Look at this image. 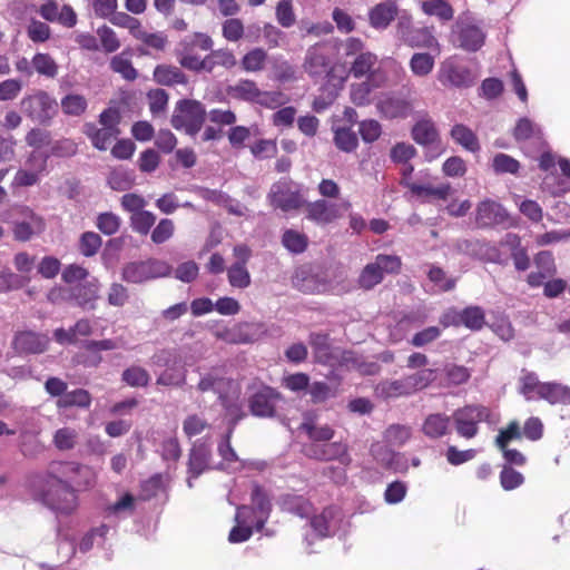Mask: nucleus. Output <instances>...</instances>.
Segmentation results:
<instances>
[{
    "label": "nucleus",
    "instance_id": "obj_1",
    "mask_svg": "<svg viewBox=\"0 0 570 570\" xmlns=\"http://www.w3.org/2000/svg\"><path fill=\"white\" fill-rule=\"evenodd\" d=\"M76 462L55 461L48 466L45 482L48 490L43 493L45 503L60 513H71L77 505V495L71 487Z\"/></svg>",
    "mask_w": 570,
    "mask_h": 570
},
{
    "label": "nucleus",
    "instance_id": "obj_2",
    "mask_svg": "<svg viewBox=\"0 0 570 570\" xmlns=\"http://www.w3.org/2000/svg\"><path fill=\"white\" fill-rule=\"evenodd\" d=\"M213 45V39L206 33L196 32L193 36L185 37L175 49L179 65L190 71L210 72L209 60H207V57L200 58L197 56L195 49L199 48L203 51H208L212 50Z\"/></svg>",
    "mask_w": 570,
    "mask_h": 570
},
{
    "label": "nucleus",
    "instance_id": "obj_3",
    "mask_svg": "<svg viewBox=\"0 0 570 570\" xmlns=\"http://www.w3.org/2000/svg\"><path fill=\"white\" fill-rule=\"evenodd\" d=\"M206 119V110L202 102L193 99H183L176 104L171 116V126L184 130L194 137L199 132Z\"/></svg>",
    "mask_w": 570,
    "mask_h": 570
},
{
    "label": "nucleus",
    "instance_id": "obj_4",
    "mask_svg": "<svg viewBox=\"0 0 570 570\" xmlns=\"http://www.w3.org/2000/svg\"><path fill=\"white\" fill-rule=\"evenodd\" d=\"M484 40L485 32L473 18L470 16L458 18L451 32V42L454 47L475 52L484 45Z\"/></svg>",
    "mask_w": 570,
    "mask_h": 570
},
{
    "label": "nucleus",
    "instance_id": "obj_5",
    "mask_svg": "<svg viewBox=\"0 0 570 570\" xmlns=\"http://www.w3.org/2000/svg\"><path fill=\"white\" fill-rule=\"evenodd\" d=\"M250 389L253 392L248 397V409L252 415L262 419L275 417L278 404L284 402L282 393L263 383H254Z\"/></svg>",
    "mask_w": 570,
    "mask_h": 570
},
{
    "label": "nucleus",
    "instance_id": "obj_6",
    "mask_svg": "<svg viewBox=\"0 0 570 570\" xmlns=\"http://www.w3.org/2000/svg\"><path fill=\"white\" fill-rule=\"evenodd\" d=\"M170 272L171 267L166 262L149 258L127 263L121 269V279L129 284H142L155 278L166 277Z\"/></svg>",
    "mask_w": 570,
    "mask_h": 570
},
{
    "label": "nucleus",
    "instance_id": "obj_7",
    "mask_svg": "<svg viewBox=\"0 0 570 570\" xmlns=\"http://www.w3.org/2000/svg\"><path fill=\"white\" fill-rule=\"evenodd\" d=\"M401 258L396 255L379 254L373 263H368L362 269L357 283L363 289H372L380 284L384 274H397L401 269Z\"/></svg>",
    "mask_w": 570,
    "mask_h": 570
},
{
    "label": "nucleus",
    "instance_id": "obj_8",
    "mask_svg": "<svg viewBox=\"0 0 570 570\" xmlns=\"http://www.w3.org/2000/svg\"><path fill=\"white\" fill-rule=\"evenodd\" d=\"M267 197L273 207L285 213L299 209L305 204L301 186L288 178L273 184Z\"/></svg>",
    "mask_w": 570,
    "mask_h": 570
},
{
    "label": "nucleus",
    "instance_id": "obj_9",
    "mask_svg": "<svg viewBox=\"0 0 570 570\" xmlns=\"http://www.w3.org/2000/svg\"><path fill=\"white\" fill-rule=\"evenodd\" d=\"M396 37L412 48H431L436 43L435 37L426 27H415L412 17L402 12L395 27Z\"/></svg>",
    "mask_w": 570,
    "mask_h": 570
},
{
    "label": "nucleus",
    "instance_id": "obj_10",
    "mask_svg": "<svg viewBox=\"0 0 570 570\" xmlns=\"http://www.w3.org/2000/svg\"><path fill=\"white\" fill-rule=\"evenodd\" d=\"M412 138L424 147V157L428 161L439 158L445 150L440 141L435 124L430 118H422L414 124Z\"/></svg>",
    "mask_w": 570,
    "mask_h": 570
},
{
    "label": "nucleus",
    "instance_id": "obj_11",
    "mask_svg": "<svg viewBox=\"0 0 570 570\" xmlns=\"http://www.w3.org/2000/svg\"><path fill=\"white\" fill-rule=\"evenodd\" d=\"M438 80L445 87L469 88L475 83L476 76L455 57H450L441 62Z\"/></svg>",
    "mask_w": 570,
    "mask_h": 570
},
{
    "label": "nucleus",
    "instance_id": "obj_12",
    "mask_svg": "<svg viewBox=\"0 0 570 570\" xmlns=\"http://www.w3.org/2000/svg\"><path fill=\"white\" fill-rule=\"evenodd\" d=\"M489 417V411L482 405H468L454 411L451 420L455 424L456 433L465 439H472L478 434L479 423Z\"/></svg>",
    "mask_w": 570,
    "mask_h": 570
},
{
    "label": "nucleus",
    "instance_id": "obj_13",
    "mask_svg": "<svg viewBox=\"0 0 570 570\" xmlns=\"http://www.w3.org/2000/svg\"><path fill=\"white\" fill-rule=\"evenodd\" d=\"M351 207L348 202L333 203L326 199H317L306 204V218L318 226H327L338 218Z\"/></svg>",
    "mask_w": 570,
    "mask_h": 570
},
{
    "label": "nucleus",
    "instance_id": "obj_14",
    "mask_svg": "<svg viewBox=\"0 0 570 570\" xmlns=\"http://www.w3.org/2000/svg\"><path fill=\"white\" fill-rule=\"evenodd\" d=\"M233 380L220 376L215 372H210L205 374L200 379L197 389L203 393L208 391H213L214 393H216L227 413L229 415H235L236 423L238 420L243 417V414L236 415L237 412L240 411L239 406L237 404L230 403L226 396V391L229 390L233 386Z\"/></svg>",
    "mask_w": 570,
    "mask_h": 570
},
{
    "label": "nucleus",
    "instance_id": "obj_15",
    "mask_svg": "<svg viewBox=\"0 0 570 570\" xmlns=\"http://www.w3.org/2000/svg\"><path fill=\"white\" fill-rule=\"evenodd\" d=\"M56 107V100L43 90H38L21 100L22 111L33 120L40 122L51 119Z\"/></svg>",
    "mask_w": 570,
    "mask_h": 570
},
{
    "label": "nucleus",
    "instance_id": "obj_16",
    "mask_svg": "<svg viewBox=\"0 0 570 570\" xmlns=\"http://www.w3.org/2000/svg\"><path fill=\"white\" fill-rule=\"evenodd\" d=\"M303 68L313 79H323L330 76L333 66L322 43H315L306 50Z\"/></svg>",
    "mask_w": 570,
    "mask_h": 570
},
{
    "label": "nucleus",
    "instance_id": "obj_17",
    "mask_svg": "<svg viewBox=\"0 0 570 570\" xmlns=\"http://www.w3.org/2000/svg\"><path fill=\"white\" fill-rule=\"evenodd\" d=\"M49 337L32 331L19 332L12 340V350L17 355L40 354L47 351Z\"/></svg>",
    "mask_w": 570,
    "mask_h": 570
},
{
    "label": "nucleus",
    "instance_id": "obj_18",
    "mask_svg": "<svg viewBox=\"0 0 570 570\" xmlns=\"http://www.w3.org/2000/svg\"><path fill=\"white\" fill-rule=\"evenodd\" d=\"M210 448L205 443L197 441L193 444L188 455V479L189 489L194 487L193 479H197L209 466Z\"/></svg>",
    "mask_w": 570,
    "mask_h": 570
},
{
    "label": "nucleus",
    "instance_id": "obj_19",
    "mask_svg": "<svg viewBox=\"0 0 570 570\" xmlns=\"http://www.w3.org/2000/svg\"><path fill=\"white\" fill-rule=\"evenodd\" d=\"M395 18H399V8L390 0L375 4L368 11V23L375 30L387 29Z\"/></svg>",
    "mask_w": 570,
    "mask_h": 570
},
{
    "label": "nucleus",
    "instance_id": "obj_20",
    "mask_svg": "<svg viewBox=\"0 0 570 570\" xmlns=\"http://www.w3.org/2000/svg\"><path fill=\"white\" fill-rule=\"evenodd\" d=\"M508 213L501 204L485 199L476 207L475 220L479 226L485 227L502 224L507 220Z\"/></svg>",
    "mask_w": 570,
    "mask_h": 570
},
{
    "label": "nucleus",
    "instance_id": "obj_21",
    "mask_svg": "<svg viewBox=\"0 0 570 570\" xmlns=\"http://www.w3.org/2000/svg\"><path fill=\"white\" fill-rule=\"evenodd\" d=\"M376 107L380 114L389 119L406 118L412 111L409 100L392 95L383 96Z\"/></svg>",
    "mask_w": 570,
    "mask_h": 570
},
{
    "label": "nucleus",
    "instance_id": "obj_22",
    "mask_svg": "<svg viewBox=\"0 0 570 570\" xmlns=\"http://www.w3.org/2000/svg\"><path fill=\"white\" fill-rule=\"evenodd\" d=\"M451 416L444 413H431L423 420L421 431L430 440H438L451 432Z\"/></svg>",
    "mask_w": 570,
    "mask_h": 570
},
{
    "label": "nucleus",
    "instance_id": "obj_23",
    "mask_svg": "<svg viewBox=\"0 0 570 570\" xmlns=\"http://www.w3.org/2000/svg\"><path fill=\"white\" fill-rule=\"evenodd\" d=\"M252 504L253 509L249 508V512H247V518H249V514H254L255 528L257 531H261L269 517L272 505L268 498L264 493L262 487H259L258 484H254L253 487Z\"/></svg>",
    "mask_w": 570,
    "mask_h": 570
},
{
    "label": "nucleus",
    "instance_id": "obj_24",
    "mask_svg": "<svg viewBox=\"0 0 570 570\" xmlns=\"http://www.w3.org/2000/svg\"><path fill=\"white\" fill-rule=\"evenodd\" d=\"M377 56L371 51H365L354 58L350 67V75L354 78L366 77L370 81L377 78Z\"/></svg>",
    "mask_w": 570,
    "mask_h": 570
},
{
    "label": "nucleus",
    "instance_id": "obj_25",
    "mask_svg": "<svg viewBox=\"0 0 570 570\" xmlns=\"http://www.w3.org/2000/svg\"><path fill=\"white\" fill-rule=\"evenodd\" d=\"M371 454L377 463L395 472H404L407 469L405 459L383 444H373Z\"/></svg>",
    "mask_w": 570,
    "mask_h": 570
},
{
    "label": "nucleus",
    "instance_id": "obj_26",
    "mask_svg": "<svg viewBox=\"0 0 570 570\" xmlns=\"http://www.w3.org/2000/svg\"><path fill=\"white\" fill-rule=\"evenodd\" d=\"M308 343L318 363L333 366L334 354L337 347H333L330 337L324 333H311Z\"/></svg>",
    "mask_w": 570,
    "mask_h": 570
},
{
    "label": "nucleus",
    "instance_id": "obj_27",
    "mask_svg": "<svg viewBox=\"0 0 570 570\" xmlns=\"http://www.w3.org/2000/svg\"><path fill=\"white\" fill-rule=\"evenodd\" d=\"M98 281H87L72 288L71 295L76 301L77 305L83 309H94L96 307V301L98 299Z\"/></svg>",
    "mask_w": 570,
    "mask_h": 570
},
{
    "label": "nucleus",
    "instance_id": "obj_28",
    "mask_svg": "<svg viewBox=\"0 0 570 570\" xmlns=\"http://www.w3.org/2000/svg\"><path fill=\"white\" fill-rule=\"evenodd\" d=\"M537 399L544 400L550 404H569L570 387L556 382H547L540 386Z\"/></svg>",
    "mask_w": 570,
    "mask_h": 570
},
{
    "label": "nucleus",
    "instance_id": "obj_29",
    "mask_svg": "<svg viewBox=\"0 0 570 570\" xmlns=\"http://www.w3.org/2000/svg\"><path fill=\"white\" fill-rule=\"evenodd\" d=\"M154 79L163 86L187 85L188 78L180 68L171 65H159L154 70Z\"/></svg>",
    "mask_w": 570,
    "mask_h": 570
},
{
    "label": "nucleus",
    "instance_id": "obj_30",
    "mask_svg": "<svg viewBox=\"0 0 570 570\" xmlns=\"http://www.w3.org/2000/svg\"><path fill=\"white\" fill-rule=\"evenodd\" d=\"M83 132L91 140L92 145L99 150H106L111 140L116 138L119 130L109 128H97L95 124L87 122L83 126Z\"/></svg>",
    "mask_w": 570,
    "mask_h": 570
},
{
    "label": "nucleus",
    "instance_id": "obj_31",
    "mask_svg": "<svg viewBox=\"0 0 570 570\" xmlns=\"http://www.w3.org/2000/svg\"><path fill=\"white\" fill-rule=\"evenodd\" d=\"M247 512H249V508L246 505H242L237 508V512L235 515V520L237 525L234 527L228 535V540L232 543H239L248 540L253 534V529L248 524Z\"/></svg>",
    "mask_w": 570,
    "mask_h": 570
},
{
    "label": "nucleus",
    "instance_id": "obj_32",
    "mask_svg": "<svg viewBox=\"0 0 570 570\" xmlns=\"http://www.w3.org/2000/svg\"><path fill=\"white\" fill-rule=\"evenodd\" d=\"M293 285L303 293L314 294L325 289L326 284L306 268L296 271L293 277Z\"/></svg>",
    "mask_w": 570,
    "mask_h": 570
},
{
    "label": "nucleus",
    "instance_id": "obj_33",
    "mask_svg": "<svg viewBox=\"0 0 570 570\" xmlns=\"http://www.w3.org/2000/svg\"><path fill=\"white\" fill-rule=\"evenodd\" d=\"M376 394L383 399H397L410 396L411 393L404 376L399 380H385L376 385Z\"/></svg>",
    "mask_w": 570,
    "mask_h": 570
},
{
    "label": "nucleus",
    "instance_id": "obj_34",
    "mask_svg": "<svg viewBox=\"0 0 570 570\" xmlns=\"http://www.w3.org/2000/svg\"><path fill=\"white\" fill-rule=\"evenodd\" d=\"M411 395L430 386L436 379V370L421 368L404 376Z\"/></svg>",
    "mask_w": 570,
    "mask_h": 570
},
{
    "label": "nucleus",
    "instance_id": "obj_35",
    "mask_svg": "<svg viewBox=\"0 0 570 570\" xmlns=\"http://www.w3.org/2000/svg\"><path fill=\"white\" fill-rule=\"evenodd\" d=\"M337 514L334 507L325 508L321 514L315 515L311 520V527L317 538H326L332 534L333 520Z\"/></svg>",
    "mask_w": 570,
    "mask_h": 570
},
{
    "label": "nucleus",
    "instance_id": "obj_36",
    "mask_svg": "<svg viewBox=\"0 0 570 570\" xmlns=\"http://www.w3.org/2000/svg\"><path fill=\"white\" fill-rule=\"evenodd\" d=\"M409 189L412 191V194L419 196V197H425V198H436L441 200L448 199L450 196L452 188L450 184H441L439 186H432V185H421L416 183L407 184Z\"/></svg>",
    "mask_w": 570,
    "mask_h": 570
},
{
    "label": "nucleus",
    "instance_id": "obj_37",
    "mask_svg": "<svg viewBox=\"0 0 570 570\" xmlns=\"http://www.w3.org/2000/svg\"><path fill=\"white\" fill-rule=\"evenodd\" d=\"M334 145L344 153H353L358 146L356 134L348 127H334L333 128Z\"/></svg>",
    "mask_w": 570,
    "mask_h": 570
},
{
    "label": "nucleus",
    "instance_id": "obj_38",
    "mask_svg": "<svg viewBox=\"0 0 570 570\" xmlns=\"http://www.w3.org/2000/svg\"><path fill=\"white\" fill-rule=\"evenodd\" d=\"M60 107L65 115L71 117H80L86 112L88 101L82 95L68 94L61 98Z\"/></svg>",
    "mask_w": 570,
    "mask_h": 570
},
{
    "label": "nucleus",
    "instance_id": "obj_39",
    "mask_svg": "<svg viewBox=\"0 0 570 570\" xmlns=\"http://www.w3.org/2000/svg\"><path fill=\"white\" fill-rule=\"evenodd\" d=\"M33 71L46 78H55L58 75V65L55 59L45 52L36 53L31 59Z\"/></svg>",
    "mask_w": 570,
    "mask_h": 570
},
{
    "label": "nucleus",
    "instance_id": "obj_40",
    "mask_svg": "<svg viewBox=\"0 0 570 570\" xmlns=\"http://www.w3.org/2000/svg\"><path fill=\"white\" fill-rule=\"evenodd\" d=\"M451 137L469 151H478L480 149L479 140L475 134L464 125H455L451 129Z\"/></svg>",
    "mask_w": 570,
    "mask_h": 570
},
{
    "label": "nucleus",
    "instance_id": "obj_41",
    "mask_svg": "<svg viewBox=\"0 0 570 570\" xmlns=\"http://www.w3.org/2000/svg\"><path fill=\"white\" fill-rule=\"evenodd\" d=\"M91 403V396L88 391L83 389H77L71 392H67L57 401V406L60 409H67L71 406L89 407Z\"/></svg>",
    "mask_w": 570,
    "mask_h": 570
},
{
    "label": "nucleus",
    "instance_id": "obj_42",
    "mask_svg": "<svg viewBox=\"0 0 570 570\" xmlns=\"http://www.w3.org/2000/svg\"><path fill=\"white\" fill-rule=\"evenodd\" d=\"M298 30L302 38L313 36V37H322L333 32L334 27L328 21H318L313 22L312 20L304 18L298 22Z\"/></svg>",
    "mask_w": 570,
    "mask_h": 570
},
{
    "label": "nucleus",
    "instance_id": "obj_43",
    "mask_svg": "<svg viewBox=\"0 0 570 570\" xmlns=\"http://www.w3.org/2000/svg\"><path fill=\"white\" fill-rule=\"evenodd\" d=\"M505 243L512 247L511 257L518 271H527L530 267V258L527 250L520 246V238L515 234H507Z\"/></svg>",
    "mask_w": 570,
    "mask_h": 570
},
{
    "label": "nucleus",
    "instance_id": "obj_44",
    "mask_svg": "<svg viewBox=\"0 0 570 570\" xmlns=\"http://www.w3.org/2000/svg\"><path fill=\"white\" fill-rule=\"evenodd\" d=\"M434 57L428 52H415L409 62L412 73L416 77H426L434 68Z\"/></svg>",
    "mask_w": 570,
    "mask_h": 570
},
{
    "label": "nucleus",
    "instance_id": "obj_45",
    "mask_svg": "<svg viewBox=\"0 0 570 570\" xmlns=\"http://www.w3.org/2000/svg\"><path fill=\"white\" fill-rule=\"evenodd\" d=\"M458 320L468 328L478 331L485 323V314L479 306H469L458 314Z\"/></svg>",
    "mask_w": 570,
    "mask_h": 570
},
{
    "label": "nucleus",
    "instance_id": "obj_46",
    "mask_svg": "<svg viewBox=\"0 0 570 570\" xmlns=\"http://www.w3.org/2000/svg\"><path fill=\"white\" fill-rule=\"evenodd\" d=\"M259 89L252 80H240L229 88V94L236 99L249 102H257Z\"/></svg>",
    "mask_w": 570,
    "mask_h": 570
},
{
    "label": "nucleus",
    "instance_id": "obj_47",
    "mask_svg": "<svg viewBox=\"0 0 570 570\" xmlns=\"http://www.w3.org/2000/svg\"><path fill=\"white\" fill-rule=\"evenodd\" d=\"M283 246L293 254L303 253L308 245V238L305 234L294 229H286L282 236Z\"/></svg>",
    "mask_w": 570,
    "mask_h": 570
},
{
    "label": "nucleus",
    "instance_id": "obj_48",
    "mask_svg": "<svg viewBox=\"0 0 570 570\" xmlns=\"http://www.w3.org/2000/svg\"><path fill=\"white\" fill-rule=\"evenodd\" d=\"M422 10L429 16H435L442 21L453 19L454 10L444 0H426L422 2Z\"/></svg>",
    "mask_w": 570,
    "mask_h": 570
},
{
    "label": "nucleus",
    "instance_id": "obj_49",
    "mask_svg": "<svg viewBox=\"0 0 570 570\" xmlns=\"http://www.w3.org/2000/svg\"><path fill=\"white\" fill-rule=\"evenodd\" d=\"M307 392L311 396V401L315 404L324 403L337 395V389L335 386L322 381L309 383Z\"/></svg>",
    "mask_w": 570,
    "mask_h": 570
},
{
    "label": "nucleus",
    "instance_id": "obj_50",
    "mask_svg": "<svg viewBox=\"0 0 570 570\" xmlns=\"http://www.w3.org/2000/svg\"><path fill=\"white\" fill-rule=\"evenodd\" d=\"M519 383V392L525 400L531 401L539 395L540 386H542L544 382H540L535 373L523 371Z\"/></svg>",
    "mask_w": 570,
    "mask_h": 570
},
{
    "label": "nucleus",
    "instance_id": "obj_51",
    "mask_svg": "<svg viewBox=\"0 0 570 570\" xmlns=\"http://www.w3.org/2000/svg\"><path fill=\"white\" fill-rule=\"evenodd\" d=\"M45 230L43 220H35L31 224L21 223L17 220L13 225V237L19 242H28L33 236L41 234Z\"/></svg>",
    "mask_w": 570,
    "mask_h": 570
},
{
    "label": "nucleus",
    "instance_id": "obj_52",
    "mask_svg": "<svg viewBox=\"0 0 570 570\" xmlns=\"http://www.w3.org/2000/svg\"><path fill=\"white\" fill-rule=\"evenodd\" d=\"M110 69L121 75V77L128 81H132L138 77L137 70L134 68L130 59L125 52L116 55L110 60Z\"/></svg>",
    "mask_w": 570,
    "mask_h": 570
},
{
    "label": "nucleus",
    "instance_id": "obj_53",
    "mask_svg": "<svg viewBox=\"0 0 570 570\" xmlns=\"http://www.w3.org/2000/svg\"><path fill=\"white\" fill-rule=\"evenodd\" d=\"M75 474H72L71 487L90 488L96 484L97 472L88 465L75 463Z\"/></svg>",
    "mask_w": 570,
    "mask_h": 570
},
{
    "label": "nucleus",
    "instance_id": "obj_54",
    "mask_svg": "<svg viewBox=\"0 0 570 570\" xmlns=\"http://www.w3.org/2000/svg\"><path fill=\"white\" fill-rule=\"evenodd\" d=\"M412 435V429L407 425L392 424L384 432V440L393 446H403Z\"/></svg>",
    "mask_w": 570,
    "mask_h": 570
},
{
    "label": "nucleus",
    "instance_id": "obj_55",
    "mask_svg": "<svg viewBox=\"0 0 570 570\" xmlns=\"http://www.w3.org/2000/svg\"><path fill=\"white\" fill-rule=\"evenodd\" d=\"M301 429L307 433L311 440L315 442L330 441L334 436V431L328 425H317L312 419H305Z\"/></svg>",
    "mask_w": 570,
    "mask_h": 570
},
{
    "label": "nucleus",
    "instance_id": "obj_56",
    "mask_svg": "<svg viewBox=\"0 0 570 570\" xmlns=\"http://www.w3.org/2000/svg\"><path fill=\"white\" fill-rule=\"evenodd\" d=\"M380 82L366 81L352 85L351 87V99L356 106H366L371 101V92L374 88L379 87Z\"/></svg>",
    "mask_w": 570,
    "mask_h": 570
},
{
    "label": "nucleus",
    "instance_id": "obj_57",
    "mask_svg": "<svg viewBox=\"0 0 570 570\" xmlns=\"http://www.w3.org/2000/svg\"><path fill=\"white\" fill-rule=\"evenodd\" d=\"M121 380L131 387H145L149 384L150 375L144 367L132 365L122 372Z\"/></svg>",
    "mask_w": 570,
    "mask_h": 570
},
{
    "label": "nucleus",
    "instance_id": "obj_58",
    "mask_svg": "<svg viewBox=\"0 0 570 570\" xmlns=\"http://www.w3.org/2000/svg\"><path fill=\"white\" fill-rule=\"evenodd\" d=\"M267 60V53L262 48H255L248 51L242 59V66L246 71L256 72L264 69Z\"/></svg>",
    "mask_w": 570,
    "mask_h": 570
},
{
    "label": "nucleus",
    "instance_id": "obj_59",
    "mask_svg": "<svg viewBox=\"0 0 570 570\" xmlns=\"http://www.w3.org/2000/svg\"><path fill=\"white\" fill-rule=\"evenodd\" d=\"M78 432L71 428H61L53 435V444L60 451H68L76 446Z\"/></svg>",
    "mask_w": 570,
    "mask_h": 570
},
{
    "label": "nucleus",
    "instance_id": "obj_60",
    "mask_svg": "<svg viewBox=\"0 0 570 570\" xmlns=\"http://www.w3.org/2000/svg\"><path fill=\"white\" fill-rule=\"evenodd\" d=\"M135 183V176L132 171L127 169H115L108 177L109 186L115 190H127L131 188Z\"/></svg>",
    "mask_w": 570,
    "mask_h": 570
},
{
    "label": "nucleus",
    "instance_id": "obj_61",
    "mask_svg": "<svg viewBox=\"0 0 570 570\" xmlns=\"http://www.w3.org/2000/svg\"><path fill=\"white\" fill-rule=\"evenodd\" d=\"M228 282L233 287L246 288L250 285V275L242 263H234L227 271Z\"/></svg>",
    "mask_w": 570,
    "mask_h": 570
},
{
    "label": "nucleus",
    "instance_id": "obj_62",
    "mask_svg": "<svg viewBox=\"0 0 570 570\" xmlns=\"http://www.w3.org/2000/svg\"><path fill=\"white\" fill-rule=\"evenodd\" d=\"M110 22L114 26L128 29L130 35L136 39L142 30L140 21L126 12H116L110 17Z\"/></svg>",
    "mask_w": 570,
    "mask_h": 570
},
{
    "label": "nucleus",
    "instance_id": "obj_63",
    "mask_svg": "<svg viewBox=\"0 0 570 570\" xmlns=\"http://www.w3.org/2000/svg\"><path fill=\"white\" fill-rule=\"evenodd\" d=\"M275 16L283 28H291L296 22L293 3L291 0H279L276 4Z\"/></svg>",
    "mask_w": 570,
    "mask_h": 570
},
{
    "label": "nucleus",
    "instance_id": "obj_64",
    "mask_svg": "<svg viewBox=\"0 0 570 570\" xmlns=\"http://www.w3.org/2000/svg\"><path fill=\"white\" fill-rule=\"evenodd\" d=\"M444 375L452 385H461L466 383L471 377V372L468 367L458 364H445L443 367Z\"/></svg>",
    "mask_w": 570,
    "mask_h": 570
}]
</instances>
